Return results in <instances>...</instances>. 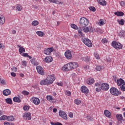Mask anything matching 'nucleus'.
I'll return each instance as SVG.
<instances>
[{
	"mask_svg": "<svg viewBox=\"0 0 125 125\" xmlns=\"http://www.w3.org/2000/svg\"><path fill=\"white\" fill-rule=\"evenodd\" d=\"M55 81V77H54V75H48L46 79L40 82V84H41V85L52 84Z\"/></svg>",
	"mask_w": 125,
	"mask_h": 125,
	"instance_id": "f257e3e1",
	"label": "nucleus"
},
{
	"mask_svg": "<svg viewBox=\"0 0 125 125\" xmlns=\"http://www.w3.org/2000/svg\"><path fill=\"white\" fill-rule=\"evenodd\" d=\"M88 25V20L87 19L83 17L81 18L79 21V26L81 29L84 28Z\"/></svg>",
	"mask_w": 125,
	"mask_h": 125,
	"instance_id": "f03ea898",
	"label": "nucleus"
},
{
	"mask_svg": "<svg viewBox=\"0 0 125 125\" xmlns=\"http://www.w3.org/2000/svg\"><path fill=\"white\" fill-rule=\"evenodd\" d=\"M82 41L85 45L88 46V47H91L92 46V43L91 41L89 40V39L85 38H83L82 39Z\"/></svg>",
	"mask_w": 125,
	"mask_h": 125,
	"instance_id": "7ed1b4c3",
	"label": "nucleus"
},
{
	"mask_svg": "<svg viewBox=\"0 0 125 125\" xmlns=\"http://www.w3.org/2000/svg\"><path fill=\"white\" fill-rule=\"evenodd\" d=\"M110 92L111 94L115 96H118V95H120L121 93L120 91H119V90L115 87H111L110 89Z\"/></svg>",
	"mask_w": 125,
	"mask_h": 125,
	"instance_id": "20e7f679",
	"label": "nucleus"
},
{
	"mask_svg": "<svg viewBox=\"0 0 125 125\" xmlns=\"http://www.w3.org/2000/svg\"><path fill=\"white\" fill-rule=\"evenodd\" d=\"M112 46L116 49H122L123 48V45L121 44L120 42H112Z\"/></svg>",
	"mask_w": 125,
	"mask_h": 125,
	"instance_id": "39448f33",
	"label": "nucleus"
},
{
	"mask_svg": "<svg viewBox=\"0 0 125 125\" xmlns=\"http://www.w3.org/2000/svg\"><path fill=\"white\" fill-rule=\"evenodd\" d=\"M110 88V86L109 84L106 83H102L101 85V89L102 90H104L105 91L108 90Z\"/></svg>",
	"mask_w": 125,
	"mask_h": 125,
	"instance_id": "423d86ee",
	"label": "nucleus"
},
{
	"mask_svg": "<svg viewBox=\"0 0 125 125\" xmlns=\"http://www.w3.org/2000/svg\"><path fill=\"white\" fill-rule=\"evenodd\" d=\"M30 101L31 102H33L34 104L35 105H39L40 104V103L41 102V101H40V99L39 98H36V97H32L30 99Z\"/></svg>",
	"mask_w": 125,
	"mask_h": 125,
	"instance_id": "0eeeda50",
	"label": "nucleus"
},
{
	"mask_svg": "<svg viewBox=\"0 0 125 125\" xmlns=\"http://www.w3.org/2000/svg\"><path fill=\"white\" fill-rule=\"evenodd\" d=\"M36 70H37L38 74H40V75H42V76L44 75V71H43V68H42V66H37L36 67Z\"/></svg>",
	"mask_w": 125,
	"mask_h": 125,
	"instance_id": "6e6552de",
	"label": "nucleus"
},
{
	"mask_svg": "<svg viewBox=\"0 0 125 125\" xmlns=\"http://www.w3.org/2000/svg\"><path fill=\"white\" fill-rule=\"evenodd\" d=\"M53 50H54L53 47L45 48L44 53V54H46V55H50V53L52 52Z\"/></svg>",
	"mask_w": 125,
	"mask_h": 125,
	"instance_id": "1a4fd4ad",
	"label": "nucleus"
},
{
	"mask_svg": "<svg viewBox=\"0 0 125 125\" xmlns=\"http://www.w3.org/2000/svg\"><path fill=\"white\" fill-rule=\"evenodd\" d=\"M22 117L24 120H28L29 121L31 120L32 119V116H31V113L27 112L24 113Z\"/></svg>",
	"mask_w": 125,
	"mask_h": 125,
	"instance_id": "9d476101",
	"label": "nucleus"
},
{
	"mask_svg": "<svg viewBox=\"0 0 125 125\" xmlns=\"http://www.w3.org/2000/svg\"><path fill=\"white\" fill-rule=\"evenodd\" d=\"M59 114V116L62 118H63L64 120H68V116H67V114L65 113V112L62 110H60Z\"/></svg>",
	"mask_w": 125,
	"mask_h": 125,
	"instance_id": "9b49d317",
	"label": "nucleus"
},
{
	"mask_svg": "<svg viewBox=\"0 0 125 125\" xmlns=\"http://www.w3.org/2000/svg\"><path fill=\"white\" fill-rule=\"evenodd\" d=\"M64 55L67 59H72V54L70 50H67L65 52Z\"/></svg>",
	"mask_w": 125,
	"mask_h": 125,
	"instance_id": "f8f14e48",
	"label": "nucleus"
},
{
	"mask_svg": "<svg viewBox=\"0 0 125 125\" xmlns=\"http://www.w3.org/2000/svg\"><path fill=\"white\" fill-rule=\"evenodd\" d=\"M2 93L4 96H7L11 94V91L8 89H5L3 91Z\"/></svg>",
	"mask_w": 125,
	"mask_h": 125,
	"instance_id": "ddd939ff",
	"label": "nucleus"
},
{
	"mask_svg": "<svg viewBox=\"0 0 125 125\" xmlns=\"http://www.w3.org/2000/svg\"><path fill=\"white\" fill-rule=\"evenodd\" d=\"M81 91L83 93H88L89 92V90H88V89H87V87L85 86H83L81 87Z\"/></svg>",
	"mask_w": 125,
	"mask_h": 125,
	"instance_id": "4468645a",
	"label": "nucleus"
},
{
	"mask_svg": "<svg viewBox=\"0 0 125 125\" xmlns=\"http://www.w3.org/2000/svg\"><path fill=\"white\" fill-rule=\"evenodd\" d=\"M43 62L45 63H49L52 62V58L50 56L46 57L44 60H43Z\"/></svg>",
	"mask_w": 125,
	"mask_h": 125,
	"instance_id": "2eb2a0df",
	"label": "nucleus"
},
{
	"mask_svg": "<svg viewBox=\"0 0 125 125\" xmlns=\"http://www.w3.org/2000/svg\"><path fill=\"white\" fill-rule=\"evenodd\" d=\"M5 23V18L3 15L0 16V25H3Z\"/></svg>",
	"mask_w": 125,
	"mask_h": 125,
	"instance_id": "dca6fc26",
	"label": "nucleus"
},
{
	"mask_svg": "<svg viewBox=\"0 0 125 125\" xmlns=\"http://www.w3.org/2000/svg\"><path fill=\"white\" fill-rule=\"evenodd\" d=\"M17 47H19V51L20 54H22L23 52H25V48L21 46V45H17Z\"/></svg>",
	"mask_w": 125,
	"mask_h": 125,
	"instance_id": "f3484780",
	"label": "nucleus"
},
{
	"mask_svg": "<svg viewBox=\"0 0 125 125\" xmlns=\"http://www.w3.org/2000/svg\"><path fill=\"white\" fill-rule=\"evenodd\" d=\"M97 1L99 4L103 5L104 6L107 4V2H106L105 0H97Z\"/></svg>",
	"mask_w": 125,
	"mask_h": 125,
	"instance_id": "a211bd4d",
	"label": "nucleus"
},
{
	"mask_svg": "<svg viewBox=\"0 0 125 125\" xmlns=\"http://www.w3.org/2000/svg\"><path fill=\"white\" fill-rule=\"evenodd\" d=\"M117 83L118 86L122 85L123 83H125V81L120 78V79L117 80Z\"/></svg>",
	"mask_w": 125,
	"mask_h": 125,
	"instance_id": "6ab92c4d",
	"label": "nucleus"
},
{
	"mask_svg": "<svg viewBox=\"0 0 125 125\" xmlns=\"http://www.w3.org/2000/svg\"><path fill=\"white\" fill-rule=\"evenodd\" d=\"M70 64L72 69H76V68H78V67H79V64L77 63V62H70Z\"/></svg>",
	"mask_w": 125,
	"mask_h": 125,
	"instance_id": "aec40b11",
	"label": "nucleus"
},
{
	"mask_svg": "<svg viewBox=\"0 0 125 125\" xmlns=\"http://www.w3.org/2000/svg\"><path fill=\"white\" fill-rule=\"evenodd\" d=\"M30 62L34 65V66H38L39 65V62H36V59L33 58L30 60Z\"/></svg>",
	"mask_w": 125,
	"mask_h": 125,
	"instance_id": "412c9836",
	"label": "nucleus"
},
{
	"mask_svg": "<svg viewBox=\"0 0 125 125\" xmlns=\"http://www.w3.org/2000/svg\"><path fill=\"white\" fill-rule=\"evenodd\" d=\"M116 118L117 119L119 122L121 121H124V117H123V115L122 114H117L116 115Z\"/></svg>",
	"mask_w": 125,
	"mask_h": 125,
	"instance_id": "4be33fe9",
	"label": "nucleus"
},
{
	"mask_svg": "<svg viewBox=\"0 0 125 125\" xmlns=\"http://www.w3.org/2000/svg\"><path fill=\"white\" fill-rule=\"evenodd\" d=\"M13 101H14V102H16L17 103H20L21 102V99L18 98V97H14L13 98Z\"/></svg>",
	"mask_w": 125,
	"mask_h": 125,
	"instance_id": "5701e85b",
	"label": "nucleus"
},
{
	"mask_svg": "<svg viewBox=\"0 0 125 125\" xmlns=\"http://www.w3.org/2000/svg\"><path fill=\"white\" fill-rule=\"evenodd\" d=\"M104 114L105 117L109 118L111 116V112L109 110H104Z\"/></svg>",
	"mask_w": 125,
	"mask_h": 125,
	"instance_id": "b1692460",
	"label": "nucleus"
},
{
	"mask_svg": "<svg viewBox=\"0 0 125 125\" xmlns=\"http://www.w3.org/2000/svg\"><path fill=\"white\" fill-rule=\"evenodd\" d=\"M115 15H117V16H124L125 14L123 12H116L114 13Z\"/></svg>",
	"mask_w": 125,
	"mask_h": 125,
	"instance_id": "393cba45",
	"label": "nucleus"
},
{
	"mask_svg": "<svg viewBox=\"0 0 125 125\" xmlns=\"http://www.w3.org/2000/svg\"><path fill=\"white\" fill-rule=\"evenodd\" d=\"M6 103H7V104H12V100L11 98H7L5 99Z\"/></svg>",
	"mask_w": 125,
	"mask_h": 125,
	"instance_id": "a878e982",
	"label": "nucleus"
},
{
	"mask_svg": "<svg viewBox=\"0 0 125 125\" xmlns=\"http://www.w3.org/2000/svg\"><path fill=\"white\" fill-rule=\"evenodd\" d=\"M7 116L5 115H2L0 117V121H7Z\"/></svg>",
	"mask_w": 125,
	"mask_h": 125,
	"instance_id": "bb28decb",
	"label": "nucleus"
},
{
	"mask_svg": "<svg viewBox=\"0 0 125 125\" xmlns=\"http://www.w3.org/2000/svg\"><path fill=\"white\" fill-rule=\"evenodd\" d=\"M105 21L103 19H100L99 22V26H103V25H104Z\"/></svg>",
	"mask_w": 125,
	"mask_h": 125,
	"instance_id": "cd10ccee",
	"label": "nucleus"
},
{
	"mask_svg": "<svg viewBox=\"0 0 125 125\" xmlns=\"http://www.w3.org/2000/svg\"><path fill=\"white\" fill-rule=\"evenodd\" d=\"M16 9L18 11H21L22 10V6H21V5L17 4Z\"/></svg>",
	"mask_w": 125,
	"mask_h": 125,
	"instance_id": "c85d7f7f",
	"label": "nucleus"
},
{
	"mask_svg": "<svg viewBox=\"0 0 125 125\" xmlns=\"http://www.w3.org/2000/svg\"><path fill=\"white\" fill-rule=\"evenodd\" d=\"M7 120L9 121V122H12V121H14V117L12 116H8Z\"/></svg>",
	"mask_w": 125,
	"mask_h": 125,
	"instance_id": "c756f323",
	"label": "nucleus"
},
{
	"mask_svg": "<svg viewBox=\"0 0 125 125\" xmlns=\"http://www.w3.org/2000/svg\"><path fill=\"white\" fill-rule=\"evenodd\" d=\"M83 31L84 32V33H88L89 32V27H83Z\"/></svg>",
	"mask_w": 125,
	"mask_h": 125,
	"instance_id": "7c9ffc66",
	"label": "nucleus"
},
{
	"mask_svg": "<svg viewBox=\"0 0 125 125\" xmlns=\"http://www.w3.org/2000/svg\"><path fill=\"white\" fill-rule=\"evenodd\" d=\"M36 34H37V35L39 36V37H42L43 36V35H44L43 32H42V31H37Z\"/></svg>",
	"mask_w": 125,
	"mask_h": 125,
	"instance_id": "2f4dec72",
	"label": "nucleus"
},
{
	"mask_svg": "<svg viewBox=\"0 0 125 125\" xmlns=\"http://www.w3.org/2000/svg\"><path fill=\"white\" fill-rule=\"evenodd\" d=\"M119 36L120 37H124V36H125V31L124 30L121 31L119 33Z\"/></svg>",
	"mask_w": 125,
	"mask_h": 125,
	"instance_id": "473e14b6",
	"label": "nucleus"
},
{
	"mask_svg": "<svg viewBox=\"0 0 125 125\" xmlns=\"http://www.w3.org/2000/svg\"><path fill=\"white\" fill-rule=\"evenodd\" d=\"M62 70L64 72H67L69 71V69H68V67L66 64L62 67Z\"/></svg>",
	"mask_w": 125,
	"mask_h": 125,
	"instance_id": "72a5a7b5",
	"label": "nucleus"
},
{
	"mask_svg": "<svg viewBox=\"0 0 125 125\" xmlns=\"http://www.w3.org/2000/svg\"><path fill=\"white\" fill-rule=\"evenodd\" d=\"M65 65H66V67H67V69H68L69 71L72 69L71 62L68 63Z\"/></svg>",
	"mask_w": 125,
	"mask_h": 125,
	"instance_id": "f704fd0d",
	"label": "nucleus"
},
{
	"mask_svg": "<svg viewBox=\"0 0 125 125\" xmlns=\"http://www.w3.org/2000/svg\"><path fill=\"white\" fill-rule=\"evenodd\" d=\"M32 26H38L39 25V21H34L32 22Z\"/></svg>",
	"mask_w": 125,
	"mask_h": 125,
	"instance_id": "c9c22d12",
	"label": "nucleus"
},
{
	"mask_svg": "<svg viewBox=\"0 0 125 125\" xmlns=\"http://www.w3.org/2000/svg\"><path fill=\"white\" fill-rule=\"evenodd\" d=\"M118 22L120 25L125 24V20H124V19H121L120 21L118 20Z\"/></svg>",
	"mask_w": 125,
	"mask_h": 125,
	"instance_id": "e433bc0d",
	"label": "nucleus"
},
{
	"mask_svg": "<svg viewBox=\"0 0 125 125\" xmlns=\"http://www.w3.org/2000/svg\"><path fill=\"white\" fill-rule=\"evenodd\" d=\"M93 83H94V80L93 79H91L87 81V83L88 84H92Z\"/></svg>",
	"mask_w": 125,
	"mask_h": 125,
	"instance_id": "4c0bfd02",
	"label": "nucleus"
},
{
	"mask_svg": "<svg viewBox=\"0 0 125 125\" xmlns=\"http://www.w3.org/2000/svg\"><path fill=\"white\" fill-rule=\"evenodd\" d=\"M89 10L91 11H93V12H95V11H96V9H95V7H94V6H90L89 7Z\"/></svg>",
	"mask_w": 125,
	"mask_h": 125,
	"instance_id": "58836bf2",
	"label": "nucleus"
},
{
	"mask_svg": "<svg viewBox=\"0 0 125 125\" xmlns=\"http://www.w3.org/2000/svg\"><path fill=\"white\" fill-rule=\"evenodd\" d=\"M71 27L73 28V29H75V30H78V26L74 23L71 24Z\"/></svg>",
	"mask_w": 125,
	"mask_h": 125,
	"instance_id": "ea45409f",
	"label": "nucleus"
},
{
	"mask_svg": "<svg viewBox=\"0 0 125 125\" xmlns=\"http://www.w3.org/2000/svg\"><path fill=\"white\" fill-rule=\"evenodd\" d=\"M78 33L80 34V36H81V37H84V34H83L81 28L78 30Z\"/></svg>",
	"mask_w": 125,
	"mask_h": 125,
	"instance_id": "a19ab883",
	"label": "nucleus"
},
{
	"mask_svg": "<svg viewBox=\"0 0 125 125\" xmlns=\"http://www.w3.org/2000/svg\"><path fill=\"white\" fill-rule=\"evenodd\" d=\"M75 103L77 105H79V104H81V103H82V102H81V100H80L76 99L75 100Z\"/></svg>",
	"mask_w": 125,
	"mask_h": 125,
	"instance_id": "79ce46f5",
	"label": "nucleus"
},
{
	"mask_svg": "<svg viewBox=\"0 0 125 125\" xmlns=\"http://www.w3.org/2000/svg\"><path fill=\"white\" fill-rule=\"evenodd\" d=\"M46 99L48 100V101H52V100L53 99V98L51 96H47Z\"/></svg>",
	"mask_w": 125,
	"mask_h": 125,
	"instance_id": "37998d69",
	"label": "nucleus"
},
{
	"mask_svg": "<svg viewBox=\"0 0 125 125\" xmlns=\"http://www.w3.org/2000/svg\"><path fill=\"white\" fill-rule=\"evenodd\" d=\"M89 32H95V28H94L92 26H89Z\"/></svg>",
	"mask_w": 125,
	"mask_h": 125,
	"instance_id": "c03bdc74",
	"label": "nucleus"
},
{
	"mask_svg": "<svg viewBox=\"0 0 125 125\" xmlns=\"http://www.w3.org/2000/svg\"><path fill=\"white\" fill-rule=\"evenodd\" d=\"M94 56L96 58V59H100V57H99V55L97 53H94Z\"/></svg>",
	"mask_w": 125,
	"mask_h": 125,
	"instance_id": "a18cd8bd",
	"label": "nucleus"
},
{
	"mask_svg": "<svg viewBox=\"0 0 125 125\" xmlns=\"http://www.w3.org/2000/svg\"><path fill=\"white\" fill-rule=\"evenodd\" d=\"M120 89L123 91H125V83L122 85V86H120Z\"/></svg>",
	"mask_w": 125,
	"mask_h": 125,
	"instance_id": "49530a36",
	"label": "nucleus"
},
{
	"mask_svg": "<svg viewBox=\"0 0 125 125\" xmlns=\"http://www.w3.org/2000/svg\"><path fill=\"white\" fill-rule=\"evenodd\" d=\"M96 71H100L101 70H102V67L101 66H97L96 67Z\"/></svg>",
	"mask_w": 125,
	"mask_h": 125,
	"instance_id": "de8ad7c7",
	"label": "nucleus"
},
{
	"mask_svg": "<svg viewBox=\"0 0 125 125\" xmlns=\"http://www.w3.org/2000/svg\"><path fill=\"white\" fill-rule=\"evenodd\" d=\"M21 64H22V66H23L24 67H26L27 66V62H26L25 61H23L21 62Z\"/></svg>",
	"mask_w": 125,
	"mask_h": 125,
	"instance_id": "09e8293b",
	"label": "nucleus"
},
{
	"mask_svg": "<svg viewBox=\"0 0 125 125\" xmlns=\"http://www.w3.org/2000/svg\"><path fill=\"white\" fill-rule=\"evenodd\" d=\"M23 109L24 111H28L29 109V106L27 105L23 106Z\"/></svg>",
	"mask_w": 125,
	"mask_h": 125,
	"instance_id": "8fccbe9b",
	"label": "nucleus"
},
{
	"mask_svg": "<svg viewBox=\"0 0 125 125\" xmlns=\"http://www.w3.org/2000/svg\"><path fill=\"white\" fill-rule=\"evenodd\" d=\"M101 42L103 43H107V42H108V40H107L106 39H104L102 40Z\"/></svg>",
	"mask_w": 125,
	"mask_h": 125,
	"instance_id": "3c124183",
	"label": "nucleus"
},
{
	"mask_svg": "<svg viewBox=\"0 0 125 125\" xmlns=\"http://www.w3.org/2000/svg\"><path fill=\"white\" fill-rule=\"evenodd\" d=\"M22 93L24 95H29V92H28L27 91H23Z\"/></svg>",
	"mask_w": 125,
	"mask_h": 125,
	"instance_id": "603ef678",
	"label": "nucleus"
},
{
	"mask_svg": "<svg viewBox=\"0 0 125 125\" xmlns=\"http://www.w3.org/2000/svg\"><path fill=\"white\" fill-rule=\"evenodd\" d=\"M54 3H57V4H63V2H60L56 0H55V2Z\"/></svg>",
	"mask_w": 125,
	"mask_h": 125,
	"instance_id": "864d4df0",
	"label": "nucleus"
},
{
	"mask_svg": "<svg viewBox=\"0 0 125 125\" xmlns=\"http://www.w3.org/2000/svg\"><path fill=\"white\" fill-rule=\"evenodd\" d=\"M11 70L12 71H13V72H16V71H17V67L14 66L12 68H11Z\"/></svg>",
	"mask_w": 125,
	"mask_h": 125,
	"instance_id": "5fc2aeb1",
	"label": "nucleus"
},
{
	"mask_svg": "<svg viewBox=\"0 0 125 125\" xmlns=\"http://www.w3.org/2000/svg\"><path fill=\"white\" fill-rule=\"evenodd\" d=\"M65 94L68 96H70V95H71V92H70L69 91H66Z\"/></svg>",
	"mask_w": 125,
	"mask_h": 125,
	"instance_id": "6e6d98bb",
	"label": "nucleus"
},
{
	"mask_svg": "<svg viewBox=\"0 0 125 125\" xmlns=\"http://www.w3.org/2000/svg\"><path fill=\"white\" fill-rule=\"evenodd\" d=\"M22 56H23V57H28L29 55L27 53H25L22 54Z\"/></svg>",
	"mask_w": 125,
	"mask_h": 125,
	"instance_id": "4d7b16f0",
	"label": "nucleus"
},
{
	"mask_svg": "<svg viewBox=\"0 0 125 125\" xmlns=\"http://www.w3.org/2000/svg\"><path fill=\"white\" fill-rule=\"evenodd\" d=\"M69 117L70 118H73V117H74V115L73 114V113L70 112V113H69Z\"/></svg>",
	"mask_w": 125,
	"mask_h": 125,
	"instance_id": "13d9d810",
	"label": "nucleus"
},
{
	"mask_svg": "<svg viewBox=\"0 0 125 125\" xmlns=\"http://www.w3.org/2000/svg\"><path fill=\"white\" fill-rule=\"evenodd\" d=\"M84 61L85 62H88V61H89V58H88V57H86L84 59Z\"/></svg>",
	"mask_w": 125,
	"mask_h": 125,
	"instance_id": "bf43d9fd",
	"label": "nucleus"
},
{
	"mask_svg": "<svg viewBox=\"0 0 125 125\" xmlns=\"http://www.w3.org/2000/svg\"><path fill=\"white\" fill-rule=\"evenodd\" d=\"M11 76H12V77H16V73H14V72H12L11 73Z\"/></svg>",
	"mask_w": 125,
	"mask_h": 125,
	"instance_id": "052dcab7",
	"label": "nucleus"
},
{
	"mask_svg": "<svg viewBox=\"0 0 125 125\" xmlns=\"http://www.w3.org/2000/svg\"><path fill=\"white\" fill-rule=\"evenodd\" d=\"M57 84L59 85V86H62L63 85V83L61 82V83H57Z\"/></svg>",
	"mask_w": 125,
	"mask_h": 125,
	"instance_id": "680f3d73",
	"label": "nucleus"
},
{
	"mask_svg": "<svg viewBox=\"0 0 125 125\" xmlns=\"http://www.w3.org/2000/svg\"><path fill=\"white\" fill-rule=\"evenodd\" d=\"M2 84H6V83H5V80H2L0 82Z\"/></svg>",
	"mask_w": 125,
	"mask_h": 125,
	"instance_id": "e2e57ef3",
	"label": "nucleus"
},
{
	"mask_svg": "<svg viewBox=\"0 0 125 125\" xmlns=\"http://www.w3.org/2000/svg\"><path fill=\"white\" fill-rule=\"evenodd\" d=\"M4 125H10V123L8 122H5L3 124Z\"/></svg>",
	"mask_w": 125,
	"mask_h": 125,
	"instance_id": "0e129e2a",
	"label": "nucleus"
},
{
	"mask_svg": "<svg viewBox=\"0 0 125 125\" xmlns=\"http://www.w3.org/2000/svg\"><path fill=\"white\" fill-rule=\"evenodd\" d=\"M0 48H2V49H3V48H4V45L0 43Z\"/></svg>",
	"mask_w": 125,
	"mask_h": 125,
	"instance_id": "69168bd1",
	"label": "nucleus"
},
{
	"mask_svg": "<svg viewBox=\"0 0 125 125\" xmlns=\"http://www.w3.org/2000/svg\"><path fill=\"white\" fill-rule=\"evenodd\" d=\"M121 6H125V2L124 1H121Z\"/></svg>",
	"mask_w": 125,
	"mask_h": 125,
	"instance_id": "338daca9",
	"label": "nucleus"
},
{
	"mask_svg": "<svg viewBox=\"0 0 125 125\" xmlns=\"http://www.w3.org/2000/svg\"><path fill=\"white\" fill-rule=\"evenodd\" d=\"M55 125H62V124L59 123V122H57L55 123Z\"/></svg>",
	"mask_w": 125,
	"mask_h": 125,
	"instance_id": "774afa93",
	"label": "nucleus"
}]
</instances>
